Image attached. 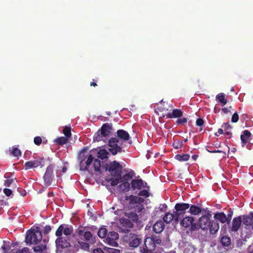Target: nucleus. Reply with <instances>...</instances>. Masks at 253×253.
I'll return each mask as SVG.
<instances>
[{
    "label": "nucleus",
    "mask_w": 253,
    "mask_h": 253,
    "mask_svg": "<svg viewBox=\"0 0 253 253\" xmlns=\"http://www.w3.org/2000/svg\"><path fill=\"white\" fill-rule=\"evenodd\" d=\"M108 233L107 230L104 227L100 228L97 232L98 236L101 238H106Z\"/></svg>",
    "instance_id": "obj_37"
},
{
    "label": "nucleus",
    "mask_w": 253,
    "mask_h": 253,
    "mask_svg": "<svg viewBox=\"0 0 253 253\" xmlns=\"http://www.w3.org/2000/svg\"><path fill=\"white\" fill-rule=\"evenodd\" d=\"M13 182V179H8L4 181V185L6 187H9Z\"/></svg>",
    "instance_id": "obj_61"
},
{
    "label": "nucleus",
    "mask_w": 253,
    "mask_h": 253,
    "mask_svg": "<svg viewBox=\"0 0 253 253\" xmlns=\"http://www.w3.org/2000/svg\"><path fill=\"white\" fill-rule=\"evenodd\" d=\"M3 192L6 196H9L12 193V190L8 188H4L3 189Z\"/></svg>",
    "instance_id": "obj_60"
},
{
    "label": "nucleus",
    "mask_w": 253,
    "mask_h": 253,
    "mask_svg": "<svg viewBox=\"0 0 253 253\" xmlns=\"http://www.w3.org/2000/svg\"><path fill=\"white\" fill-rule=\"evenodd\" d=\"M221 244L224 247H228L231 244L230 238L227 236H223L220 239Z\"/></svg>",
    "instance_id": "obj_31"
},
{
    "label": "nucleus",
    "mask_w": 253,
    "mask_h": 253,
    "mask_svg": "<svg viewBox=\"0 0 253 253\" xmlns=\"http://www.w3.org/2000/svg\"><path fill=\"white\" fill-rule=\"evenodd\" d=\"M78 243L83 249L87 250L89 249V244H90L88 242H86L85 241H78Z\"/></svg>",
    "instance_id": "obj_45"
},
{
    "label": "nucleus",
    "mask_w": 253,
    "mask_h": 253,
    "mask_svg": "<svg viewBox=\"0 0 253 253\" xmlns=\"http://www.w3.org/2000/svg\"><path fill=\"white\" fill-rule=\"evenodd\" d=\"M42 239V234L40 228L37 227L35 229H30L27 232L25 242L27 244H38Z\"/></svg>",
    "instance_id": "obj_3"
},
{
    "label": "nucleus",
    "mask_w": 253,
    "mask_h": 253,
    "mask_svg": "<svg viewBox=\"0 0 253 253\" xmlns=\"http://www.w3.org/2000/svg\"><path fill=\"white\" fill-rule=\"evenodd\" d=\"M233 214V211L230 209L228 211L227 216H226V218H227V224H230L231 222V220L232 219V217Z\"/></svg>",
    "instance_id": "obj_48"
},
{
    "label": "nucleus",
    "mask_w": 253,
    "mask_h": 253,
    "mask_svg": "<svg viewBox=\"0 0 253 253\" xmlns=\"http://www.w3.org/2000/svg\"><path fill=\"white\" fill-rule=\"evenodd\" d=\"M134 174L135 173L133 170H131L130 171L126 173L123 175V176H122V181L128 182V181L132 178L134 175Z\"/></svg>",
    "instance_id": "obj_32"
},
{
    "label": "nucleus",
    "mask_w": 253,
    "mask_h": 253,
    "mask_svg": "<svg viewBox=\"0 0 253 253\" xmlns=\"http://www.w3.org/2000/svg\"><path fill=\"white\" fill-rule=\"evenodd\" d=\"M73 231V227L71 225L62 224L59 225L55 232V235L57 237L55 240L57 248L65 249L70 247L71 238L69 236L72 235Z\"/></svg>",
    "instance_id": "obj_1"
},
{
    "label": "nucleus",
    "mask_w": 253,
    "mask_h": 253,
    "mask_svg": "<svg viewBox=\"0 0 253 253\" xmlns=\"http://www.w3.org/2000/svg\"><path fill=\"white\" fill-rule=\"evenodd\" d=\"M51 230V228L50 225H46L44 227L43 233L44 234H47L50 232Z\"/></svg>",
    "instance_id": "obj_59"
},
{
    "label": "nucleus",
    "mask_w": 253,
    "mask_h": 253,
    "mask_svg": "<svg viewBox=\"0 0 253 253\" xmlns=\"http://www.w3.org/2000/svg\"><path fill=\"white\" fill-rule=\"evenodd\" d=\"M92 253H104V252L101 248H97L93 249Z\"/></svg>",
    "instance_id": "obj_63"
},
{
    "label": "nucleus",
    "mask_w": 253,
    "mask_h": 253,
    "mask_svg": "<svg viewBox=\"0 0 253 253\" xmlns=\"http://www.w3.org/2000/svg\"><path fill=\"white\" fill-rule=\"evenodd\" d=\"M187 118H183L178 119L176 120V123L177 124L179 125V124H183L186 123H187Z\"/></svg>",
    "instance_id": "obj_56"
},
{
    "label": "nucleus",
    "mask_w": 253,
    "mask_h": 253,
    "mask_svg": "<svg viewBox=\"0 0 253 253\" xmlns=\"http://www.w3.org/2000/svg\"><path fill=\"white\" fill-rule=\"evenodd\" d=\"M120 223L122 226L125 228H132L134 226L133 223L128 218H122L120 219Z\"/></svg>",
    "instance_id": "obj_25"
},
{
    "label": "nucleus",
    "mask_w": 253,
    "mask_h": 253,
    "mask_svg": "<svg viewBox=\"0 0 253 253\" xmlns=\"http://www.w3.org/2000/svg\"><path fill=\"white\" fill-rule=\"evenodd\" d=\"M126 200H129V204L132 207V205L140 204L143 202V199L139 197L130 195L126 197Z\"/></svg>",
    "instance_id": "obj_17"
},
{
    "label": "nucleus",
    "mask_w": 253,
    "mask_h": 253,
    "mask_svg": "<svg viewBox=\"0 0 253 253\" xmlns=\"http://www.w3.org/2000/svg\"><path fill=\"white\" fill-rule=\"evenodd\" d=\"M183 142L181 140L175 141L172 144L173 147L176 149L181 148Z\"/></svg>",
    "instance_id": "obj_46"
},
{
    "label": "nucleus",
    "mask_w": 253,
    "mask_h": 253,
    "mask_svg": "<svg viewBox=\"0 0 253 253\" xmlns=\"http://www.w3.org/2000/svg\"><path fill=\"white\" fill-rule=\"evenodd\" d=\"M163 220L166 223H169L171 222L172 220L175 221H178V219H176L175 217V213L173 214L171 213L170 212H167L165 216L163 217Z\"/></svg>",
    "instance_id": "obj_22"
},
{
    "label": "nucleus",
    "mask_w": 253,
    "mask_h": 253,
    "mask_svg": "<svg viewBox=\"0 0 253 253\" xmlns=\"http://www.w3.org/2000/svg\"><path fill=\"white\" fill-rule=\"evenodd\" d=\"M242 224V217L239 216L234 217L232 220L231 230L232 232H237L240 228Z\"/></svg>",
    "instance_id": "obj_16"
},
{
    "label": "nucleus",
    "mask_w": 253,
    "mask_h": 253,
    "mask_svg": "<svg viewBox=\"0 0 253 253\" xmlns=\"http://www.w3.org/2000/svg\"><path fill=\"white\" fill-rule=\"evenodd\" d=\"M189 208V212L193 215H197L202 211V208L201 206L199 207L192 205L190 206Z\"/></svg>",
    "instance_id": "obj_27"
},
{
    "label": "nucleus",
    "mask_w": 253,
    "mask_h": 253,
    "mask_svg": "<svg viewBox=\"0 0 253 253\" xmlns=\"http://www.w3.org/2000/svg\"><path fill=\"white\" fill-rule=\"evenodd\" d=\"M196 124L197 126H201L204 125V120L202 118H199L197 120Z\"/></svg>",
    "instance_id": "obj_58"
},
{
    "label": "nucleus",
    "mask_w": 253,
    "mask_h": 253,
    "mask_svg": "<svg viewBox=\"0 0 253 253\" xmlns=\"http://www.w3.org/2000/svg\"><path fill=\"white\" fill-rule=\"evenodd\" d=\"M69 139L64 136L59 137L54 140V142L59 145H63L67 143Z\"/></svg>",
    "instance_id": "obj_33"
},
{
    "label": "nucleus",
    "mask_w": 253,
    "mask_h": 253,
    "mask_svg": "<svg viewBox=\"0 0 253 253\" xmlns=\"http://www.w3.org/2000/svg\"><path fill=\"white\" fill-rule=\"evenodd\" d=\"M1 249L3 250V252L1 253H6L10 250V248L9 246L6 245V242L4 241H3V245L1 246Z\"/></svg>",
    "instance_id": "obj_50"
},
{
    "label": "nucleus",
    "mask_w": 253,
    "mask_h": 253,
    "mask_svg": "<svg viewBox=\"0 0 253 253\" xmlns=\"http://www.w3.org/2000/svg\"><path fill=\"white\" fill-rule=\"evenodd\" d=\"M183 115V112L180 109H175L172 110L171 113H169L167 115L168 118H176L181 117Z\"/></svg>",
    "instance_id": "obj_19"
},
{
    "label": "nucleus",
    "mask_w": 253,
    "mask_h": 253,
    "mask_svg": "<svg viewBox=\"0 0 253 253\" xmlns=\"http://www.w3.org/2000/svg\"><path fill=\"white\" fill-rule=\"evenodd\" d=\"M190 156L188 154H177L175 156V158L179 161H187L189 160Z\"/></svg>",
    "instance_id": "obj_36"
},
{
    "label": "nucleus",
    "mask_w": 253,
    "mask_h": 253,
    "mask_svg": "<svg viewBox=\"0 0 253 253\" xmlns=\"http://www.w3.org/2000/svg\"><path fill=\"white\" fill-rule=\"evenodd\" d=\"M190 205L189 204L177 203L174 207L176 210L174 211L176 219L179 220V218L183 217L185 213L186 210L188 209Z\"/></svg>",
    "instance_id": "obj_8"
},
{
    "label": "nucleus",
    "mask_w": 253,
    "mask_h": 253,
    "mask_svg": "<svg viewBox=\"0 0 253 253\" xmlns=\"http://www.w3.org/2000/svg\"><path fill=\"white\" fill-rule=\"evenodd\" d=\"M63 133L65 135V137L68 139L71 136V127L70 126H65L64 127Z\"/></svg>",
    "instance_id": "obj_39"
},
{
    "label": "nucleus",
    "mask_w": 253,
    "mask_h": 253,
    "mask_svg": "<svg viewBox=\"0 0 253 253\" xmlns=\"http://www.w3.org/2000/svg\"><path fill=\"white\" fill-rule=\"evenodd\" d=\"M138 195L140 196H144L145 197H148L150 194L147 190H142L139 191Z\"/></svg>",
    "instance_id": "obj_52"
},
{
    "label": "nucleus",
    "mask_w": 253,
    "mask_h": 253,
    "mask_svg": "<svg viewBox=\"0 0 253 253\" xmlns=\"http://www.w3.org/2000/svg\"><path fill=\"white\" fill-rule=\"evenodd\" d=\"M165 226L162 221H158L153 226V230L156 233H160L164 229Z\"/></svg>",
    "instance_id": "obj_24"
},
{
    "label": "nucleus",
    "mask_w": 253,
    "mask_h": 253,
    "mask_svg": "<svg viewBox=\"0 0 253 253\" xmlns=\"http://www.w3.org/2000/svg\"><path fill=\"white\" fill-rule=\"evenodd\" d=\"M194 220V219L193 217L186 216L181 220L180 224L182 226L185 228H187L190 225H191V228L192 230H195L200 228L203 230H206V215L201 217L197 223L192 224Z\"/></svg>",
    "instance_id": "obj_2"
},
{
    "label": "nucleus",
    "mask_w": 253,
    "mask_h": 253,
    "mask_svg": "<svg viewBox=\"0 0 253 253\" xmlns=\"http://www.w3.org/2000/svg\"><path fill=\"white\" fill-rule=\"evenodd\" d=\"M222 127L224 129L225 131L231 128L230 126L228 123H223Z\"/></svg>",
    "instance_id": "obj_64"
},
{
    "label": "nucleus",
    "mask_w": 253,
    "mask_h": 253,
    "mask_svg": "<svg viewBox=\"0 0 253 253\" xmlns=\"http://www.w3.org/2000/svg\"><path fill=\"white\" fill-rule=\"evenodd\" d=\"M43 159L38 158L33 161L27 162L25 164V169H29L32 168H36L39 166H43Z\"/></svg>",
    "instance_id": "obj_11"
},
{
    "label": "nucleus",
    "mask_w": 253,
    "mask_h": 253,
    "mask_svg": "<svg viewBox=\"0 0 253 253\" xmlns=\"http://www.w3.org/2000/svg\"><path fill=\"white\" fill-rule=\"evenodd\" d=\"M106 138L101 134V132L99 130L94 135L93 140L95 141H105Z\"/></svg>",
    "instance_id": "obj_35"
},
{
    "label": "nucleus",
    "mask_w": 253,
    "mask_h": 253,
    "mask_svg": "<svg viewBox=\"0 0 253 253\" xmlns=\"http://www.w3.org/2000/svg\"><path fill=\"white\" fill-rule=\"evenodd\" d=\"M93 167L96 171H101V162L99 160L95 159L94 160Z\"/></svg>",
    "instance_id": "obj_40"
},
{
    "label": "nucleus",
    "mask_w": 253,
    "mask_h": 253,
    "mask_svg": "<svg viewBox=\"0 0 253 253\" xmlns=\"http://www.w3.org/2000/svg\"><path fill=\"white\" fill-rule=\"evenodd\" d=\"M33 251L36 253H42L44 250L46 249V246L44 245H41L35 246L33 248Z\"/></svg>",
    "instance_id": "obj_41"
},
{
    "label": "nucleus",
    "mask_w": 253,
    "mask_h": 253,
    "mask_svg": "<svg viewBox=\"0 0 253 253\" xmlns=\"http://www.w3.org/2000/svg\"><path fill=\"white\" fill-rule=\"evenodd\" d=\"M216 100L221 103L222 106H224L227 102V99L225 98V95L223 93H220L216 96Z\"/></svg>",
    "instance_id": "obj_29"
},
{
    "label": "nucleus",
    "mask_w": 253,
    "mask_h": 253,
    "mask_svg": "<svg viewBox=\"0 0 253 253\" xmlns=\"http://www.w3.org/2000/svg\"><path fill=\"white\" fill-rule=\"evenodd\" d=\"M123 166L116 161H114L111 162L106 168V170H108L111 174H117L120 176V174H122Z\"/></svg>",
    "instance_id": "obj_7"
},
{
    "label": "nucleus",
    "mask_w": 253,
    "mask_h": 253,
    "mask_svg": "<svg viewBox=\"0 0 253 253\" xmlns=\"http://www.w3.org/2000/svg\"><path fill=\"white\" fill-rule=\"evenodd\" d=\"M123 239L129 247L133 248L138 247L142 242V238L137 234L131 233H127L124 236Z\"/></svg>",
    "instance_id": "obj_4"
},
{
    "label": "nucleus",
    "mask_w": 253,
    "mask_h": 253,
    "mask_svg": "<svg viewBox=\"0 0 253 253\" xmlns=\"http://www.w3.org/2000/svg\"><path fill=\"white\" fill-rule=\"evenodd\" d=\"M214 218L219 220L221 223H224L226 222L227 223V218L226 215L223 212H216L214 215Z\"/></svg>",
    "instance_id": "obj_23"
},
{
    "label": "nucleus",
    "mask_w": 253,
    "mask_h": 253,
    "mask_svg": "<svg viewBox=\"0 0 253 253\" xmlns=\"http://www.w3.org/2000/svg\"><path fill=\"white\" fill-rule=\"evenodd\" d=\"M88 148L87 147H84L79 152L78 156V159L79 161V165H80L81 162H84L85 159L86 158L85 153L87 152Z\"/></svg>",
    "instance_id": "obj_26"
},
{
    "label": "nucleus",
    "mask_w": 253,
    "mask_h": 253,
    "mask_svg": "<svg viewBox=\"0 0 253 253\" xmlns=\"http://www.w3.org/2000/svg\"><path fill=\"white\" fill-rule=\"evenodd\" d=\"M104 249L107 251L108 253H121L119 249L105 247Z\"/></svg>",
    "instance_id": "obj_47"
},
{
    "label": "nucleus",
    "mask_w": 253,
    "mask_h": 253,
    "mask_svg": "<svg viewBox=\"0 0 253 253\" xmlns=\"http://www.w3.org/2000/svg\"><path fill=\"white\" fill-rule=\"evenodd\" d=\"M120 141L116 137L111 138L108 141V146L109 147L108 151L113 155H116L118 153H121L123 151L122 148L119 145Z\"/></svg>",
    "instance_id": "obj_6"
},
{
    "label": "nucleus",
    "mask_w": 253,
    "mask_h": 253,
    "mask_svg": "<svg viewBox=\"0 0 253 253\" xmlns=\"http://www.w3.org/2000/svg\"><path fill=\"white\" fill-rule=\"evenodd\" d=\"M126 215L127 218L130 219L133 223H137L138 220V216L136 213L135 212H129L128 213H126Z\"/></svg>",
    "instance_id": "obj_28"
},
{
    "label": "nucleus",
    "mask_w": 253,
    "mask_h": 253,
    "mask_svg": "<svg viewBox=\"0 0 253 253\" xmlns=\"http://www.w3.org/2000/svg\"><path fill=\"white\" fill-rule=\"evenodd\" d=\"M53 169L54 167L53 165H50L48 166L43 175L44 185L46 186H49L52 182L54 178Z\"/></svg>",
    "instance_id": "obj_10"
},
{
    "label": "nucleus",
    "mask_w": 253,
    "mask_h": 253,
    "mask_svg": "<svg viewBox=\"0 0 253 253\" xmlns=\"http://www.w3.org/2000/svg\"><path fill=\"white\" fill-rule=\"evenodd\" d=\"M114 176V178H111L110 179V181H111V186H116L120 182L122 181V174H120V176L117 174H113L112 175Z\"/></svg>",
    "instance_id": "obj_30"
},
{
    "label": "nucleus",
    "mask_w": 253,
    "mask_h": 253,
    "mask_svg": "<svg viewBox=\"0 0 253 253\" xmlns=\"http://www.w3.org/2000/svg\"><path fill=\"white\" fill-rule=\"evenodd\" d=\"M251 135V133L248 130L243 131V133L241 135V139L243 146H245L246 145Z\"/></svg>",
    "instance_id": "obj_20"
},
{
    "label": "nucleus",
    "mask_w": 253,
    "mask_h": 253,
    "mask_svg": "<svg viewBox=\"0 0 253 253\" xmlns=\"http://www.w3.org/2000/svg\"><path fill=\"white\" fill-rule=\"evenodd\" d=\"M167 208L168 206L166 204H160L159 207V209L161 212L166 211Z\"/></svg>",
    "instance_id": "obj_57"
},
{
    "label": "nucleus",
    "mask_w": 253,
    "mask_h": 253,
    "mask_svg": "<svg viewBox=\"0 0 253 253\" xmlns=\"http://www.w3.org/2000/svg\"><path fill=\"white\" fill-rule=\"evenodd\" d=\"M232 107L231 106H230L229 107H223L222 108L221 111L224 114H228L229 113H230L231 110L232 109Z\"/></svg>",
    "instance_id": "obj_55"
},
{
    "label": "nucleus",
    "mask_w": 253,
    "mask_h": 253,
    "mask_svg": "<svg viewBox=\"0 0 253 253\" xmlns=\"http://www.w3.org/2000/svg\"><path fill=\"white\" fill-rule=\"evenodd\" d=\"M11 153L15 157H19L21 155V151L17 147H13Z\"/></svg>",
    "instance_id": "obj_44"
},
{
    "label": "nucleus",
    "mask_w": 253,
    "mask_h": 253,
    "mask_svg": "<svg viewBox=\"0 0 253 253\" xmlns=\"http://www.w3.org/2000/svg\"><path fill=\"white\" fill-rule=\"evenodd\" d=\"M42 139L40 136H36L34 138V143L37 145H40L42 143Z\"/></svg>",
    "instance_id": "obj_54"
},
{
    "label": "nucleus",
    "mask_w": 253,
    "mask_h": 253,
    "mask_svg": "<svg viewBox=\"0 0 253 253\" xmlns=\"http://www.w3.org/2000/svg\"><path fill=\"white\" fill-rule=\"evenodd\" d=\"M131 188L133 190L140 189L144 187V181L141 179H133L131 182Z\"/></svg>",
    "instance_id": "obj_18"
},
{
    "label": "nucleus",
    "mask_w": 253,
    "mask_h": 253,
    "mask_svg": "<svg viewBox=\"0 0 253 253\" xmlns=\"http://www.w3.org/2000/svg\"><path fill=\"white\" fill-rule=\"evenodd\" d=\"M112 129V126L111 124H109L108 123L104 124L100 130L101 133L103 136L106 137H108L111 134V130Z\"/></svg>",
    "instance_id": "obj_15"
},
{
    "label": "nucleus",
    "mask_w": 253,
    "mask_h": 253,
    "mask_svg": "<svg viewBox=\"0 0 253 253\" xmlns=\"http://www.w3.org/2000/svg\"><path fill=\"white\" fill-rule=\"evenodd\" d=\"M123 183L119 185L120 190L123 191H128L130 189V184L128 182L122 181Z\"/></svg>",
    "instance_id": "obj_38"
},
{
    "label": "nucleus",
    "mask_w": 253,
    "mask_h": 253,
    "mask_svg": "<svg viewBox=\"0 0 253 253\" xmlns=\"http://www.w3.org/2000/svg\"><path fill=\"white\" fill-rule=\"evenodd\" d=\"M119 234L115 231L109 232L104 242L112 247H117L118 246L117 240L119 239Z\"/></svg>",
    "instance_id": "obj_9"
},
{
    "label": "nucleus",
    "mask_w": 253,
    "mask_h": 253,
    "mask_svg": "<svg viewBox=\"0 0 253 253\" xmlns=\"http://www.w3.org/2000/svg\"><path fill=\"white\" fill-rule=\"evenodd\" d=\"M94 158L92 155L88 156L87 160L84 162H81L80 165V169L82 171L88 170V167L93 162Z\"/></svg>",
    "instance_id": "obj_14"
},
{
    "label": "nucleus",
    "mask_w": 253,
    "mask_h": 253,
    "mask_svg": "<svg viewBox=\"0 0 253 253\" xmlns=\"http://www.w3.org/2000/svg\"><path fill=\"white\" fill-rule=\"evenodd\" d=\"M12 253H29V249L27 247L23 248L21 250H18L16 252H14L12 250L11 251Z\"/></svg>",
    "instance_id": "obj_49"
},
{
    "label": "nucleus",
    "mask_w": 253,
    "mask_h": 253,
    "mask_svg": "<svg viewBox=\"0 0 253 253\" xmlns=\"http://www.w3.org/2000/svg\"><path fill=\"white\" fill-rule=\"evenodd\" d=\"M109 152L105 149H100L97 153V157L101 160H104L108 158Z\"/></svg>",
    "instance_id": "obj_34"
},
{
    "label": "nucleus",
    "mask_w": 253,
    "mask_h": 253,
    "mask_svg": "<svg viewBox=\"0 0 253 253\" xmlns=\"http://www.w3.org/2000/svg\"><path fill=\"white\" fill-rule=\"evenodd\" d=\"M239 120V116L237 113L236 112L233 114L232 116L231 121L233 123H237Z\"/></svg>",
    "instance_id": "obj_53"
},
{
    "label": "nucleus",
    "mask_w": 253,
    "mask_h": 253,
    "mask_svg": "<svg viewBox=\"0 0 253 253\" xmlns=\"http://www.w3.org/2000/svg\"><path fill=\"white\" fill-rule=\"evenodd\" d=\"M17 191L20 193V195H21L23 197H24L26 195V192L25 191V190H23L21 188H18Z\"/></svg>",
    "instance_id": "obj_62"
},
{
    "label": "nucleus",
    "mask_w": 253,
    "mask_h": 253,
    "mask_svg": "<svg viewBox=\"0 0 253 253\" xmlns=\"http://www.w3.org/2000/svg\"><path fill=\"white\" fill-rule=\"evenodd\" d=\"M135 209V211L140 212L143 209V206L140 204H138L133 206Z\"/></svg>",
    "instance_id": "obj_51"
},
{
    "label": "nucleus",
    "mask_w": 253,
    "mask_h": 253,
    "mask_svg": "<svg viewBox=\"0 0 253 253\" xmlns=\"http://www.w3.org/2000/svg\"><path fill=\"white\" fill-rule=\"evenodd\" d=\"M117 136L123 140H128L129 139V134L124 129H119L117 131Z\"/></svg>",
    "instance_id": "obj_21"
},
{
    "label": "nucleus",
    "mask_w": 253,
    "mask_h": 253,
    "mask_svg": "<svg viewBox=\"0 0 253 253\" xmlns=\"http://www.w3.org/2000/svg\"><path fill=\"white\" fill-rule=\"evenodd\" d=\"M207 222H208V227L210 232L211 234H215L217 233L219 229V225L217 220H212L209 222L207 220Z\"/></svg>",
    "instance_id": "obj_13"
},
{
    "label": "nucleus",
    "mask_w": 253,
    "mask_h": 253,
    "mask_svg": "<svg viewBox=\"0 0 253 253\" xmlns=\"http://www.w3.org/2000/svg\"><path fill=\"white\" fill-rule=\"evenodd\" d=\"M156 246L154 243V241L151 240L149 237L147 238L144 241V246L140 250H144L148 251H154L156 249Z\"/></svg>",
    "instance_id": "obj_12"
},
{
    "label": "nucleus",
    "mask_w": 253,
    "mask_h": 253,
    "mask_svg": "<svg viewBox=\"0 0 253 253\" xmlns=\"http://www.w3.org/2000/svg\"><path fill=\"white\" fill-rule=\"evenodd\" d=\"M76 233L81 240L88 242L91 245H93L96 242V237L93 236L90 231H86L84 229H78Z\"/></svg>",
    "instance_id": "obj_5"
},
{
    "label": "nucleus",
    "mask_w": 253,
    "mask_h": 253,
    "mask_svg": "<svg viewBox=\"0 0 253 253\" xmlns=\"http://www.w3.org/2000/svg\"><path fill=\"white\" fill-rule=\"evenodd\" d=\"M225 149L224 150H220L218 149V150H214L213 151H211L209 149H207V151H208L210 152H211V153H222L225 155H226V151H227L228 153L229 152L230 148L227 145H225Z\"/></svg>",
    "instance_id": "obj_43"
},
{
    "label": "nucleus",
    "mask_w": 253,
    "mask_h": 253,
    "mask_svg": "<svg viewBox=\"0 0 253 253\" xmlns=\"http://www.w3.org/2000/svg\"><path fill=\"white\" fill-rule=\"evenodd\" d=\"M151 240L154 241V243H155V246L156 245H161L162 243V239L160 236H154L152 235L151 237H149Z\"/></svg>",
    "instance_id": "obj_42"
}]
</instances>
